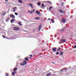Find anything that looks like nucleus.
<instances>
[{"instance_id":"obj_1","label":"nucleus","mask_w":76,"mask_h":76,"mask_svg":"<svg viewBox=\"0 0 76 76\" xmlns=\"http://www.w3.org/2000/svg\"><path fill=\"white\" fill-rule=\"evenodd\" d=\"M20 29V28L18 27H15L13 28V30L14 31H19Z\"/></svg>"},{"instance_id":"obj_2","label":"nucleus","mask_w":76,"mask_h":76,"mask_svg":"<svg viewBox=\"0 0 76 76\" xmlns=\"http://www.w3.org/2000/svg\"><path fill=\"white\" fill-rule=\"evenodd\" d=\"M10 18H12L13 19H15V16L13 15L10 14Z\"/></svg>"},{"instance_id":"obj_3","label":"nucleus","mask_w":76,"mask_h":76,"mask_svg":"<svg viewBox=\"0 0 76 76\" xmlns=\"http://www.w3.org/2000/svg\"><path fill=\"white\" fill-rule=\"evenodd\" d=\"M36 14H37L38 15L40 14V12L39 10H37L36 11Z\"/></svg>"},{"instance_id":"obj_4","label":"nucleus","mask_w":76,"mask_h":76,"mask_svg":"<svg viewBox=\"0 0 76 76\" xmlns=\"http://www.w3.org/2000/svg\"><path fill=\"white\" fill-rule=\"evenodd\" d=\"M62 21L63 23H65L66 22V19L64 18H62Z\"/></svg>"},{"instance_id":"obj_5","label":"nucleus","mask_w":76,"mask_h":76,"mask_svg":"<svg viewBox=\"0 0 76 76\" xmlns=\"http://www.w3.org/2000/svg\"><path fill=\"white\" fill-rule=\"evenodd\" d=\"M9 20H10V18H9V17L7 18L5 20V21L7 22H9Z\"/></svg>"},{"instance_id":"obj_6","label":"nucleus","mask_w":76,"mask_h":76,"mask_svg":"<svg viewBox=\"0 0 76 76\" xmlns=\"http://www.w3.org/2000/svg\"><path fill=\"white\" fill-rule=\"evenodd\" d=\"M15 21V19H12L11 20L10 22L11 23H13Z\"/></svg>"},{"instance_id":"obj_7","label":"nucleus","mask_w":76,"mask_h":76,"mask_svg":"<svg viewBox=\"0 0 76 76\" xmlns=\"http://www.w3.org/2000/svg\"><path fill=\"white\" fill-rule=\"evenodd\" d=\"M34 19H35L36 20H39V19H40V18H39V17H37L34 18Z\"/></svg>"},{"instance_id":"obj_8","label":"nucleus","mask_w":76,"mask_h":76,"mask_svg":"<svg viewBox=\"0 0 76 76\" xmlns=\"http://www.w3.org/2000/svg\"><path fill=\"white\" fill-rule=\"evenodd\" d=\"M42 28V26H41V25L39 26L38 31H40Z\"/></svg>"},{"instance_id":"obj_9","label":"nucleus","mask_w":76,"mask_h":76,"mask_svg":"<svg viewBox=\"0 0 76 76\" xmlns=\"http://www.w3.org/2000/svg\"><path fill=\"white\" fill-rule=\"evenodd\" d=\"M6 13L4 11H2V15L3 16H4L6 14Z\"/></svg>"},{"instance_id":"obj_10","label":"nucleus","mask_w":76,"mask_h":76,"mask_svg":"<svg viewBox=\"0 0 76 76\" xmlns=\"http://www.w3.org/2000/svg\"><path fill=\"white\" fill-rule=\"evenodd\" d=\"M23 64L24 65H26L27 64L26 63V61H24L23 62Z\"/></svg>"},{"instance_id":"obj_11","label":"nucleus","mask_w":76,"mask_h":76,"mask_svg":"<svg viewBox=\"0 0 76 76\" xmlns=\"http://www.w3.org/2000/svg\"><path fill=\"white\" fill-rule=\"evenodd\" d=\"M57 50V49L56 48H53V50L52 51H54V52H56V50Z\"/></svg>"},{"instance_id":"obj_12","label":"nucleus","mask_w":76,"mask_h":76,"mask_svg":"<svg viewBox=\"0 0 76 76\" xmlns=\"http://www.w3.org/2000/svg\"><path fill=\"white\" fill-rule=\"evenodd\" d=\"M59 55L60 56H63V52L61 51L60 53H59Z\"/></svg>"},{"instance_id":"obj_13","label":"nucleus","mask_w":76,"mask_h":76,"mask_svg":"<svg viewBox=\"0 0 76 76\" xmlns=\"http://www.w3.org/2000/svg\"><path fill=\"white\" fill-rule=\"evenodd\" d=\"M61 41L62 42H66V39H63L61 40Z\"/></svg>"},{"instance_id":"obj_14","label":"nucleus","mask_w":76,"mask_h":76,"mask_svg":"<svg viewBox=\"0 0 76 76\" xmlns=\"http://www.w3.org/2000/svg\"><path fill=\"white\" fill-rule=\"evenodd\" d=\"M21 23H22V22H18V24L19 25H20V26H22V24H21Z\"/></svg>"},{"instance_id":"obj_15","label":"nucleus","mask_w":76,"mask_h":76,"mask_svg":"<svg viewBox=\"0 0 76 76\" xmlns=\"http://www.w3.org/2000/svg\"><path fill=\"white\" fill-rule=\"evenodd\" d=\"M58 11L61 12V13H64V11L62 10H59Z\"/></svg>"},{"instance_id":"obj_16","label":"nucleus","mask_w":76,"mask_h":76,"mask_svg":"<svg viewBox=\"0 0 76 76\" xmlns=\"http://www.w3.org/2000/svg\"><path fill=\"white\" fill-rule=\"evenodd\" d=\"M18 70V68H15L13 69L14 71H16V70Z\"/></svg>"},{"instance_id":"obj_17","label":"nucleus","mask_w":76,"mask_h":76,"mask_svg":"<svg viewBox=\"0 0 76 76\" xmlns=\"http://www.w3.org/2000/svg\"><path fill=\"white\" fill-rule=\"evenodd\" d=\"M16 8H17L16 7H15L14 8V10L13 11V12H15V10H16Z\"/></svg>"},{"instance_id":"obj_18","label":"nucleus","mask_w":76,"mask_h":76,"mask_svg":"<svg viewBox=\"0 0 76 76\" xmlns=\"http://www.w3.org/2000/svg\"><path fill=\"white\" fill-rule=\"evenodd\" d=\"M41 3L40 2H39L37 3V5L38 6H40V5H41Z\"/></svg>"},{"instance_id":"obj_19","label":"nucleus","mask_w":76,"mask_h":76,"mask_svg":"<svg viewBox=\"0 0 76 76\" xmlns=\"http://www.w3.org/2000/svg\"><path fill=\"white\" fill-rule=\"evenodd\" d=\"M18 2L20 3H22V1L20 0H19L18 1Z\"/></svg>"},{"instance_id":"obj_20","label":"nucleus","mask_w":76,"mask_h":76,"mask_svg":"<svg viewBox=\"0 0 76 76\" xmlns=\"http://www.w3.org/2000/svg\"><path fill=\"white\" fill-rule=\"evenodd\" d=\"M29 5H30V6H31V7L32 9H33V6H32V4H29Z\"/></svg>"},{"instance_id":"obj_21","label":"nucleus","mask_w":76,"mask_h":76,"mask_svg":"<svg viewBox=\"0 0 76 76\" xmlns=\"http://www.w3.org/2000/svg\"><path fill=\"white\" fill-rule=\"evenodd\" d=\"M53 8V6H50V8H49V10H51V9H52V8Z\"/></svg>"},{"instance_id":"obj_22","label":"nucleus","mask_w":76,"mask_h":76,"mask_svg":"<svg viewBox=\"0 0 76 76\" xmlns=\"http://www.w3.org/2000/svg\"><path fill=\"white\" fill-rule=\"evenodd\" d=\"M25 59L26 61H28V60H29V59L27 57H26V58H25Z\"/></svg>"},{"instance_id":"obj_23","label":"nucleus","mask_w":76,"mask_h":76,"mask_svg":"<svg viewBox=\"0 0 76 76\" xmlns=\"http://www.w3.org/2000/svg\"><path fill=\"white\" fill-rule=\"evenodd\" d=\"M20 65L21 66H24V64H23V63H21L20 64Z\"/></svg>"},{"instance_id":"obj_24","label":"nucleus","mask_w":76,"mask_h":76,"mask_svg":"<svg viewBox=\"0 0 76 76\" xmlns=\"http://www.w3.org/2000/svg\"><path fill=\"white\" fill-rule=\"evenodd\" d=\"M60 49H61V48H59L57 50V51H59V50H60Z\"/></svg>"},{"instance_id":"obj_25","label":"nucleus","mask_w":76,"mask_h":76,"mask_svg":"<svg viewBox=\"0 0 76 76\" xmlns=\"http://www.w3.org/2000/svg\"><path fill=\"white\" fill-rule=\"evenodd\" d=\"M15 15H16V16H18V13L15 12Z\"/></svg>"},{"instance_id":"obj_26","label":"nucleus","mask_w":76,"mask_h":76,"mask_svg":"<svg viewBox=\"0 0 76 76\" xmlns=\"http://www.w3.org/2000/svg\"><path fill=\"white\" fill-rule=\"evenodd\" d=\"M42 7H44L45 6V5H44V4H42Z\"/></svg>"},{"instance_id":"obj_27","label":"nucleus","mask_w":76,"mask_h":76,"mask_svg":"<svg viewBox=\"0 0 76 76\" xmlns=\"http://www.w3.org/2000/svg\"><path fill=\"white\" fill-rule=\"evenodd\" d=\"M12 75H13V76H15V73H14V72H12Z\"/></svg>"},{"instance_id":"obj_28","label":"nucleus","mask_w":76,"mask_h":76,"mask_svg":"<svg viewBox=\"0 0 76 76\" xmlns=\"http://www.w3.org/2000/svg\"><path fill=\"white\" fill-rule=\"evenodd\" d=\"M48 74H49L50 75H51V74H52V73L51 72H49L48 73Z\"/></svg>"},{"instance_id":"obj_29","label":"nucleus","mask_w":76,"mask_h":76,"mask_svg":"<svg viewBox=\"0 0 76 76\" xmlns=\"http://www.w3.org/2000/svg\"><path fill=\"white\" fill-rule=\"evenodd\" d=\"M50 76V75L48 73V74H47L46 75V76Z\"/></svg>"},{"instance_id":"obj_30","label":"nucleus","mask_w":76,"mask_h":76,"mask_svg":"<svg viewBox=\"0 0 76 76\" xmlns=\"http://www.w3.org/2000/svg\"><path fill=\"white\" fill-rule=\"evenodd\" d=\"M67 69L66 68H63V70H66V69Z\"/></svg>"},{"instance_id":"obj_31","label":"nucleus","mask_w":76,"mask_h":76,"mask_svg":"<svg viewBox=\"0 0 76 76\" xmlns=\"http://www.w3.org/2000/svg\"><path fill=\"white\" fill-rule=\"evenodd\" d=\"M6 76H9V74H8V73H6Z\"/></svg>"},{"instance_id":"obj_32","label":"nucleus","mask_w":76,"mask_h":76,"mask_svg":"<svg viewBox=\"0 0 76 76\" xmlns=\"http://www.w3.org/2000/svg\"><path fill=\"white\" fill-rule=\"evenodd\" d=\"M58 54H59V52H58L57 53H56V54L57 55H58Z\"/></svg>"},{"instance_id":"obj_33","label":"nucleus","mask_w":76,"mask_h":76,"mask_svg":"<svg viewBox=\"0 0 76 76\" xmlns=\"http://www.w3.org/2000/svg\"><path fill=\"white\" fill-rule=\"evenodd\" d=\"M47 3H51V2L49 1H47Z\"/></svg>"},{"instance_id":"obj_34","label":"nucleus","mask_w":76,"mask_h":76,"mask_svg":"<svg viewBox=\"0 0 76 76\" xmlns=\"http://www.w3.org/2000/svg\"><path fill=\"white\" fill-rule=\"evenodd\" d=\"M62 6H64V4L63 3H62L61 4Z\"/></svg>"},{"instance_id":"obj_35","label":"nucleus","mask_w":76,"mask_h":76,"mask_svg":"<svg viewBox=\"0 0 76 76\" xmlns=\"http://www.w3.org/2000/svg\"><path fill=\"white\" fill-rule=\"evenodd\" d=\"M64 70H63V69H61L60 70V71H64Z\"/></svg>"},{"instance_id":"obj_36","label":"nucleus","mask_w":76,"mask_h":76,"mask_svg":"<svg viewBox=\"0 0 76 76\" xmlns=\"http://www.w3.org/2000/svg\"><path fill=\"white\" fill-rule=\"evenodd\" d=\"M27 58H28V59H30V58H29V57L28 56L26 57Z\"/></svg>"},{"instance_id":"obj_37","label":"nucleus","mask_w":76,"mask_h":76,"mask_svg":"<svg viewBox=\"0 0 76 76\" xmlns=\"http://www.w3.org/2000/svg\"><path fill=\"white\" fill-rule=\"evenodd\" d=\"M74 49L75 48H76V45H75L74 46Z\"/></svg>"},{"instance_id":"obj_38","label":"nucleus","mask_w":76,"mask_h":76,"mask_svg":"<svg viewBox=\"0 0 76 76\" xmlns=\"http://www.w3.org/2000/svg\"><path fill=\"white\" fill-rule=\"evenodd\" d=\"M51 20H52V21H53V22L54 21V20L53 19H51Z\"/></svg>"},{"instance_id":"obj_39","label":"nucleus","mask_w":76,"mask_h":76,"mask_svg":"<svg viewBox=\"0 0 76 76\" xmlns=\"http://www.w3.org/2000/svg\"><path fill=\"white\" fill-rule=\"evenodd\" d=\"M2 37L4 38H5L6 37H5V36H4V35H2Z\"/></svg>"},{"instance_id":"obj_40","label":"nucleus","mask_w":76,"mask_h":76,"mask_svg":"<svg viewBox=\"0 0 76 76\" xmlns=\"http://www.w3.org/2000/svg\"><path fill=\"white\" fill-rule=\"evenodd\" d=\"M33 12L34 13V12H35V10L33 9Z\"/></svg>"},{"instance_id":"obj_41","label":"nucleus","mask_w":76,"mask_h":76,"mask_svg":"<svg viewBox=\"0 0 76 76\" xmlns=\"http://www.w3.org/2000/svg\"><path fill=\"white\" fill-rule=\"evenodd\" d=\"M51 20V19L50 18H49L47 20Z\"/></svg>"},{"instance_id":"obj_42","label":"nucleus","mask_w":76,"mask_h":76,"mask_svg":"<svg viewBox=\"0 0 76 76\" xmlns=\"http://www.w3.org/2000/svg\"><path fill=\"white\" fill-rule=\"evenodd\" d=\"M29 12L31 14L32 13V11Z\"/></svg>"},{"instance_id":"obj_43","label":"nucleus","mask_w":76,"mask_h":76,"mask_svg":"<svg viewBox=\"0 0 76 76\" xmlns=\"http://www.w3.org/2000/svg\"><path fill=\"white\" fill-rule=\"evenodd\" d=\"M31 22H36V21H31Z\"/></svg>"},{"instance_id":"obj_44","label":"nucleus","mask_w":76,"mask_h":76,"mask_svg":"<svg viewBox=\"0 0 76 76\" xmlns=\"http://www.w3.org/2000/svg\"><path fill=\"white\" fill-rule=\"evenodd\" d=\"M52 63L53 64H56V63H54V62H52Z\"/></svg>"},{"instance_id":"obj_45","label":"nucleus","mask_w":76,"mask_h":76,"mask_svg":"<svg viewBox=\"0 0 76 76\" xmlns=\"http://www.w3.org/2000/svg\"><path fill=\"white\" fill-rule=\"evenodd\" d=\"M6 1H8V0H5Z\"/></svg>"},{"instance_id":"obj_46","label":"nucleus","mask_w":76,"mask_h":76,"mask_svg":"<svg viewBox=\"0 0 76 76\" xmlns=\"http://www.w3.org/2000/svg\"><path fill=\"white\" fill-rule=\"evenodd\" d=\"M55 37H57V36L56 35V34L55 35Z\"/></svg>"},{"instance_id":"obj_47","label":"nucleus","mask_w":76,"mask_h":76,"mask_svg":"<svg viewBox=\"0 0 76 76\" xmlns=\"http://www.w3.org/2000/svg\"><path fill=\"white\" fill-rule=\"evenodd\" d=\"M30 56H31V57H32V55H30Z\"/></svg>"},{"instance_id":"obj_48","label":"nucleus","mask_w":76,"mask_h":76,"mask_svg":"<svg viewBox=\"0 0 76 76\" xmlns=\"http://www.w3.org/2000/svg\"><path fill=\"white\" fill-rule=\"evenodd\" d=\"M52 22V23H54V21H53V22Z\"/></svg>"},{"instance_id":"obj_49","label":"nucleus","mask_w":76,"mask_h":76,"mask_svg":"<svg viewBox=\"0 0 76 76\" xmlns=\"http://www.w3.org/2000/svg\"><path fill=\"white\" fill-rule=\"evenodd\" d=\"M63 39V37H62L61 38V39Z\"/></svg>"},{"instance_id":"obj_50","label":"nucleus","mask_w":76,"mask_h":76,"mask_svg":"<svg viewBox=\"0 0 76 76\" xmlns=\"http://www.w3.org/2000/svg\"><path fill=\"white\" fill-rule=\"evenodd\" d=\"M14 73H16V72H14Z\"/></svg>"},{"instance_id":"obj_51","label":"nucleus","mask_w":76,"mask_h":76,"mask_svg":"<svg viewBox=\"0 0 76 76\" xmlns=\"http://www.w3.org/2000/svg\"><path fill=\"white\" fill-rule=\"evenodd\" d=\"M31 57H29V58H30V59L31 58Z\"/></svg>"},{"instance_id":"obj_52","label":"nucleus","mask_w":76,"mask_h":76,"mask_svg":"<svg viewBox=\"0 0 76 76\" xmlns=\"http://www.w3.org/2000/svg\"><path fill=\"white\" fill-rule=\"evenodd\" d=\"M57 72H59V71Z\"/></svg>"},{"instance_id":"obj_53","label":"nucleus","mask_w":76,"mask_h":76,"mask_svg":"<svg viewBox=\"0 0 76 76\" xmlns=\"http://www.w3.org/2000/svg\"><path fill=\"white\" fill-rule=\"evenodd\" d=\"M56 72H55V73H56Z\"/></svg>"},{"instance_id":"obj_54","label":"nucleus","mask_w":76,"mask_h":76,"mask_svg":"<svg viewBox=\"0 0 76 76\" xmlns=\"http://www.w3.org/2000/svg\"><path fill=\"white\" fill-rule=\"evenodd\" d=\"M51 70V69H50L49 70Z\"/></svg>"},{"instance_id":"obj_55","label":"nucleus","mask_w":76,"mask_h":76,"mask_svg":"<svg viewBox=\"0 0 76 76\" xmlns=\"http://www.w3.org/2000/svg\"><path fill=\"white\" fill-rule=\"evenodd\" d=\"M5 4H6V2Z\"/></svg>"},{"instance_id":"obj_56","label":"nucleus","mask_w":76,"mask_h":76,"mask_svg":"<svg viewBox=\"0 0 76 76\" xmlns=\"http://www.w3.org/2000/svg\"><path fill=\"white\" fill-rule=\"evenodd\" d=\"M60 51H61V50Z\"/></svg>"},{"instance_id":"obj_57","label":"nucleus","mask_w":76,"mask_h":76,"mask_svg":"<svg viewBox=\"0 0 76 76\" xmlns=\"http://www.w3.org/2000/svg\"><path fill=\"white\" fill-rule=\"evenodd\" d=\"M49 72V71H48V72Z\"/></svg>"},{"instance_id":"obj_58","label":"nucleus","mask_w":76,"mask_h":76,"mask_svg":"<svg viewBox=\"0 0 76 76\" xmlns=\"http://www.w3.org/2000/svg\"><path fill=\"white\" fill-rule=\"evenodd\" d=\"M75 51H76V50H75Z\"/></svg>"},{"instance_id":"obj_59","label":"nucleus","mask_w":76,"mask_h":76,"mask_svg":"<svg viewBox=\"0 0 76 76\" xmlns=\"http://www.w3.org/2000/svg\"><path fill=\"white\" fill-rule=\"evenodd\" d=\"M69 67H70V66H69Z\"/></svg>"}]
</instances>
